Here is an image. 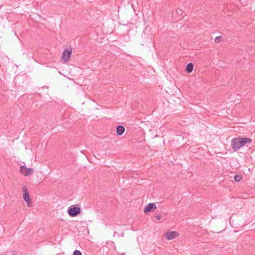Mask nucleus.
<instances>
[{"instance_id": "obj_1", "label": "nucleus", "mask_w": 255, "mask_h": 255, "mask_svg": "<svg viewBox=\"0 0 255 255\" xmlns=\"http://www.w3.org/2000/svg\"><path fill=\"white\" fill-rule=\"evenodd\" d=\"M252 139L247 137L234 138L231 140V146L234 151H236L244 145L250 144Z\"/></svg>"}, {"instance_id": "obj_2", "label": "nucleus", "mask_w": 255, "mask_h": 255, "mask_svg": "<svg viewBox=\"0 0 255 255\" xmlns=\"http://www.w3.org/2000/svg\"><path fill=\"white\" fill-rule=\"evenodd\" d=\"M81 211V208L79 207L72 205L69 207L67 212L70 217H74L79 214Z\"/></svg>"}, {"instance_id": "obj_3", "label": "nucleus", "mask_w": 255, "mask_h": 255, "mask_svg": "<svg viewBox=\"0 0 255 255\" xmlns=\"http://www.w3.org/2000/svg\"><path fill=\"white\" fill-rule=\"evenodd\" d=\"M23 198L24 200L26 202L28 207L32 206L31 201L29 196V193L28 190L26 186H23L22 187Z\"/></svg>"}, {"instance_id": "obj_4", "label": "nucleus", "mask_w": 255, "mask_h": 255, "mask_svg": "<svg viewBox=\"0 0 255 255\" xmlns=\"http://www.w3.org/2000/svg\"><path fill=\"white\" fill-rule=\"evenodd\" d=\"M20 172L25 176H28L34 173V170L32 168H27L21 165L20 167Z\"/></svg>"}, {"instance_id": "obj_5", "label": "nucleus", "mask_w": 255, "mask_h": 255, "mask_svg": "<svg viewBox=\"0 0 255 255\" xmlns=\"http://www.w3.org/2000/svg\"><path fill=\"white\" fill-rule=\"evenodd\" d=\"M179 235V234L176 231L167 232L165 234V238L168 240H171L175 239Z\"/></svg>"}, {"instance_id": "obj_6", "label": "nucleus", "mask_w": 255, "mask_h": 255, "mask_svg": "<svg viewBox=\"0 0 255 255\" xmlns=\"http://www.w3.org/2000/svg\"><path fill=\"white\" fill-rule=\"evenodd\" d=\"M72 50L65 49L62 53V59L65 62L69 61L72 54Z\"/></svg>"}, {"instance_id": "obj_7", "label": "nucleus", "mask_w": 255, "mask_h": 255, "mask_svg": "<svg viewBox=\"0 0 255 255\" xmlns=\"http://www.w3.org/2000/svg\"><path fill=\"white\" fill-rule=\"evenodd\" d=\"M156 208V205L153 203L148 204L144 209L145 213L151 212Z\"/></svg>"}, {"instance_id": "obj_8", "label": "nucleus", "mask_w": 255, "mask_h": 255, "mask_svg": "<svg viewBox=\"0 0 255 255\" xmlns=\"http://www.w3.org/2000/svg\"><path fill=\"white\" fill-rule=\"evenodd\" d=\"M125 128L122 125H118L116 128V133L118 135H122L125 132Z\"/></svg>"}, {"instance_id": "obj_9", "label": "nucleus", "mask_w": 255, "mask_h": 255, "mask_svg": "<svg viewBox=\"0 0 255 255\" xmlns=\"http://www.w3.org/2000/svg\"><path fill=\"white\" fill-rule=\"evenodd\" d=\"M194 65L192 63H188L186 66V71L187 73H190L193 69Z\"/></svg>"}, {"instance_id": "obj_10", "label": "nucleus", "mask_w": 255, "mask_h": 255, "mask_svg": "<svg viewBox=\"0 0 255 255\" xmlns=\"http://www.w3.org/2000/svg\"><path fill=\"white\" fill-rule=\"evenodd\" d=\"M242 179V176L241 175L236 174L234 175V180L235 182H238Z\"/></svg>"}, {"instance_id": "obj_11", "label": "nucleus", "mask_w": 255, "mask_h": 255, "mask_svg": "<svg viewBox=\"0 0 255 255\" xmlns=\"http://www.w3.org/2000/svg\"><path fill=\"white\" fill-rule=\"evenodd\" d=\"M223 38L222 36H217L215 38V42L216 43H220Z\"/></svg>"}, {"instance_id": "obj_12", "label": "nucleus", "mask_w": 255, "mask_h": 255, "mask_svg": "<svg viewBox=\"0 0 255 255\" xmlns=\"http://www.w3.org/2000/svg\"><path fill=\"white\" fill-rule=\"evenodd\" d=\"M73 255H82V253L80 251L76 250L73 252Z\"/></svg>"}, {"instance_id": "obj_13", "label": "nucleus", "mask_w": 255, "mask_h": 255, "mask_svg": "<svg viewBox=\"0 0 255 255\" xmlns=\"http://www.w3.org/2000/svg\"><path fill=\"white\" fill-rule=\"evenodd\" d=\"M16 254L14 251H11L8 253V255H15Z\"/></svg>"}, {"instance_id": "obj_14", "label": "nucleus", "mask_w": 255, "mask_h": 255, "mask_svg": "<svg viewBox=\"0 0 255 255\" xmlns=\"http://www.w3.org/2000/svg\"><path fill=\"white\" fill-rule=\"evenodd\" d=\"M155 218H156L157 220H160L161 219V216L159 215H156L155 216Z\"/></svg>"}, {"instance_id": "obj_15", "label": "nucleus", "mask_w": 255, "mask_h": 255, "mask_svg": "<svg viewBox=\"0 0 255 255\" xmlns=\"http://www.w3.org/2000/svg\"><path fill=\"white\" fill-rule=\"evenodd\" d=\"M180 11H181V10H180V11L178 12V13H180Z\"/></svg>"}, {"instance_id": "obj_16", "label": "nucleus", "mask_w": 255, "mask_h": 255, "mask_svg": "<svg viewBox=\"0 0 255 255\" xmlns=\"http://www.w3.org/2000/svg\"><path fill=\"white\" fill-rule=\"evenodd\" d=\"M180 11H181V10H180V11L178 12V13H180Z\"/></svg>"}, {"instance_id": "obj_17", "label": "nucleus", "mask_w": 255, "mask_h": 255, "mask_svg": "<svg viewBox=\"0 0 255 255\" xmlns=\"http://www.w3.org/2000/svg\"><path fill=\"white\" fill-rule=\"evenodd\" d=\"M180 11H181V10H180V11L178 12V13H180Z\"/></svg>"}]
</instances>
